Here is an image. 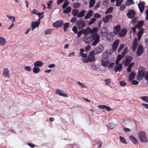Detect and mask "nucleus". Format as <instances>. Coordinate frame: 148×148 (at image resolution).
Masks as SVG:
<instances>
[{
    "mask_svg": "<svg viewBox=\"0 0 148 148\" xmlns=\"http://www.w3.org/2000/svg\"><path fill=\"white\" fill-rule=\"evenodd\" d=\"M94 51H91L89 53L87 59H84L83 62L84 63H88L89 62H93L95 60V58Z\"/></svg>",
    "mask_w": 148,
    "mask_h": 148,
    "instance_id": "1",
    "label": "nucleus"
},
{
    "mask_svg": "<svg viewBox=\"0 0 148 148\" xmlns=\"http://www.w3.org/2000/svg\"><path fill=\"white\" fill-rule=\"evenodd\" d=\"M138 138L141 142L147 143L148 140L146 136L145 132L143 131L140 132L138 133Z\"/></svg>",
    "mask_w": 148,
    "mask_h": 148,
    "instance_id": "2",
    "label": "nucleus"
},
{
    "mask_svg": "<svg viewBox=\"0 0 148 148\" xmlns=\"http://www.w3.org/2000/svg\"><path fill=\"white\" fill-rule=\"evenodd\" d=\"M93 41L92 44V45L93 46H95L99 41L100 37L97 33L93 34Z\"/></svg>",
    "mask_w": 148,
    "mask_h": 148,
    "instance_id": "3",
    "label": "nucleus"
},
{
    "mask_svg": "<svg viewBox=\"0 0 148 148\" xmlns=\"http://www.w3.org/2000/svg\"><path fill=\"white\" fill-rule=\"evenodd\" d=\"M103 49V47L102 45H99L98 46L96 47L92 51H94V55H96L101 52Z\"/></svg>",
    "mask_w": 148,
    "mask_h": 148,
    "instance_id": "4",
    "label": "nucleus"
},
{
    "mask_svg": "<svg viewBox=\"0 0 148 148\" xmlns=\"http://www.w3.org/2000/svg\"><path fill=\"white\" fill-rule=\"evenodd\" d=\"M136 12L133 9L129 10L127 13V16L128 18H133L135 17Z\"/></svg>",
    "mask_w": 148,
    "mask_h": 148,
    "instance_id": "5",
    "label": "nucleus"
},
{
    "mask_svg": "<svg viewBox=\"0 0 148 148\" xmlns=\"http://www.w3.org/2000/svg\"><path fill=\"white\" fill-rule=\"evenodd\" d=\"M145 71V68L142 66H140L139 68L138 75L139 77H143L145 75L144 73Z\"/></svg>",
    "mask_w": 148,
    "mask_h": 148,
    "instance_id": "6",
    "label": "nucleus"
},
{
    "mask_svg": "<svg viewBox=\"0 0 148 148\" xmlns=\"http://www.w3.org/2000/svg\"><path fill=\"white\" fill-rule=\"evenodd\" d=\"M79 29L83 28L85 26V23L83 20L79 19L78 20L76 23Z\"/></svg>",
    "mask_w": 148,
    "mask_h": 148,
    "instance_id": "7",
    "label": "nucleus"
},
{
    "mask_svg": "<svg viewBox=\"0 0 148 148\" xmlns=\"http://www.w3.org/2000/svg\"><path fill=\"white\" fill-rule=\"evenodd\" d=\"M109 62V60L106 58H103L101 60V64L102 66L104 67L108 66Z\"/></svg>",
    "mask_w": 148,
    "mask_h": 148,
    "instance_id": "8",
    "label": "nucleus"
},
{
    "mask_svg": "<svg viewBox=\"0 0 148 148\" xmlns=\"http://www.w3.org/2000/svg\"><path fill=\"white\" fill-rule=\"evenodd\" d=\"M144 48L141 45H140L137 49L136 54L137 56H140L143 53Z\"/></svg>",
    "mask_w": 148,
    "mask_h": 148,
    "instance_id": "9",
    "label": "nucleus"
},
{
    "mask_svg": "<svg viewBox=\"0 0 148 148\" xmlns=\"http://www.w3.org/2000/svg\"><path fill=\"white\" fill-rule=\"evenodd\" d=\"M3 76L5 78H9L10 77V74L9 69L5 68L3 70Z\"/></svg>",
    "mask_w": 148,
    "mask_h": 148,
    "instance_id": "10",
    "label": "nucleus"
},
{
    "mask_svg": "<svg viewBox=\"0 0 148 148\" xmlns=\"http://www.w3.org/2000/svg\"><path fill=\"white\" fill-rule=\"evenodd\" d=\"M137 42V39L135 38L133 41L132 47V49L133 51H135L137 49L138 45Z\"/></svg>",
    "mask_w": 148,
    "mask_h": 148,
    "instance_id": "11",
    "label": "nucleus"
},
{
    "mask_svg": "<svg viewBox=\"0 0 148 148\" xmlns=\"http://www.w3.org/2000/svg\"><path fill=\"white\" fill-rule=\"evenodd\" d=\"M93 34L88 37L85 38L84 39V42L86 44H89L91 42L93 39Z\"/></svg>",
    "mask_w": 148,
    "mask_h": 148,
    "instance_id": "12",
    "label": "nucleus"
},
{
    "mask_svg": "<svg viewBox=\"0 0 148 148\" xmlns=\"http://www.w3.org/2000/svg\"><path fill=\"white\" fill-rule=\"evenodd\" d=\"M113 17L112 15H106L105 17L103 18V20L104 22L105 23H107L109 22V21L110 19L111 20Z\"/></svg>",
    "mask_w": 148,
    "mask_h": 148,
    "instance_id": "13",
    "label": "nucleus"
},
{
    "mask_svg": "<svg viewBox=\"0 0 148 148\" xmlns=\"http://www.w3.org/2000/svg\"><path fill=\"white\" fill-rule=\"evenodd\" d=\"M63 21L62 20H60L57 21L53 23V25L57 28H60L62 25Z\"/></svg>",
    "mask_w": 148,
    "mask_h": 148,
    "instance_id": "14",
    "label": "nucleus"
},
{
    "mask_svg": "<svg viewBox=\"0 0 148 148\" xmlns=\"http://www.w3.org/2000/svg\"><path fill=\"white\" fill-rule=\"evenodd\" d=\"M121 27L119 25L114 26L113 28V32L115 34H117L120 32Z\"/></svg>",
    "mask_w": 148,
    "mask_h": 148,
    "instance_id": "15",
    "label": "nucleus"
},
{
    "mask_svg": "<svg viewBox=\"0 0 148 148\" xmlns=\"http://www.w3.org/2000/svg\"><path fill=\"white\" fill-rule=\"evenodd\" d=\"M132 56H127L125 60V66H128L132 61Z\"/></svg>",
    "mask_w": 148,
    "mask_h": 148,
    "instance_id": "16",
    "label": "nucleus"
},
{
    "mask_svg": "<svg viewBox=\"0 0 148 148\" xmlns=\"http://www.w3.org/2000/svg\"><path fill=\"white\" fill-rule=\"evenodd\" d=\"M140 12L142 13L143 12L145 9V5L143 2H140L138 4Z\"/></svg>",
    "mask_w": 148,
    "mask_h": 148,
    "instance_id": "17",
    "label": "nucleus"
},
{
    "mask_svg": "<svg viewBox=\"0 0 148 148\" xmlns=\"http://www.w3.org/2000/svg\"><path fill=\"white\" fill-rule=\"evenodd\" d=\"M56 93L57 94L59 95L65 97H68L67 95L66 94L64 93L63 91L62 90H57L56 91Z\"/></svg>",
    "mask_w": 148,
    "mask_h": 148,
    "instance_id": "18",
    "label": "nucleus"
},
{
    "mask_svg": "<svg viewBox=\"0 0 148 148\" xmlns=\"http://www.w3.org/2000/svg\"><path fill=\"white\" fill-rule=\"evenodd\" d=\"M129 138L134 144L136 145L138 143V141L137 138L134 136L132 135H130L129 136Z\"/></svg>",
    "mask_w": 148,
    "mask_h": 148,
    "instance_id": "19",
    "label": "nucleus"
},
{
    "mask_svg": "<svg viewBox=\"0 0 148 148\" xmlns=\"http://www.w3.org/2000/svg\"><path fill=\"white\" fill-rule=\"evenodd\" d=\"M123 66L121 64H119L117 66H115L114 69V71L115 72L118 71L120 72L122 71Z\"/></svg>",
    "mask_w": 148,
    "mask_h": 148,
    "instance_id": "20",
    "label": "nucleus"
},
{
    "mask_svg": "<svg viewBox=\"0 0 148 148\" xmlns=\"http://www.w3.org/2000/svg\"><path fill=\"white\" fill-rule=\"evenodd\" d=\"M127 32V30L126 29L124 28L122 29L119 34V36L121 37L124 36Z\"/></svg>",
    "mask_w": 148,
    "mask_h": 148,
    "instance_id": "21",
    "label": "nucleus"
},
{
    "mask_svg": "<svg viewBox=\"0 0 148 148\" xmlns=\"http://www.w3.org/2000/svg\"><path fill=\"white\" fill-rule=\"evenodd\" d=\"M43 65V63L41 61H38L34 62V65L37 67H41Z\"/></svg>",
    "mask_w": 148,
    "mask_h": 148,
    "instance_id": "22",
    "label": "nucleus"
},
{
    "mask_svg": "<svg viewBox=\"0 0 148 148\" xmlns=\"http://www.w3.org/2000/svg\"><path fill=\"white\" fill-rule=\"evenodd\" d=\"M144 22L143 21H140L138 22L137 24L136 25V27H137L138 29H140L144 24Z\"/></svg>",
    "mask_w": 148,
    "mask_h": 148,
    "instance_id": "23",
    "label": "nucleus"
},
{
    "mask_svg": "<svg viewBox=\"0 0 148 148\" xmlns=\"http://www.w3.org/2000/svg\"><path fill=\"white\" fill-rule=\"evenodd\" d=\"M136 73L134 71L132 72L129 74V80L131 81L135 78Z\"/></svg>",
    "mask_w": 148,
    "mask_h": 148,
    "instance_id": "24",
    "label": "nucleus"
},
{
    "mask_svg": "<svg viewBox=\"0 0 148 148\" xmlns=\"http://www.w3.org/2000/svg\"><path fill=\"white\" fill-rule=\"evenodd\" d=\"M93 14V12L92 10H90L88 12L86 15L85 16L84 19H87L91 17Z\"/></svg>",
    "mask_w": 148,
    "mask_h": 148,
    "instance_id": "25",
    "label": "nucleus"
},
{
    "mask_svg": "<svg viewBox=\"0 0 148 148\" xmlns=\"http://www.w3.org/2000/svg\"><path fill=\"white\" fill-rule=\"evenodd\" d=\"M40 23V22L37 21H32L31 24V26H33L35 27H38Z\"/></svg>",
    "mask_w": 148,
    "mask_h": 148,
    "instance_id": "26",
    "label": "nucleus"
},
{
    "mask_svg": "<svg viewBox=\"0 0 148 148\" xmlns=\"http://www.w3.org/2000/svg\"><path fill=\"white\" fill-rule=\"evenodd\" d=\"M6 42V39L3 37L0 36V45L3 46L5 43Z\"/></svg>",
    "mask_w": 148,
    "mask_h": 148,
    "instance_id": "27",
    "label": "nucleus"
},
{
    "mask_svg": "<svg viewBox=\"0 0 148 148\" xmlns=\"http://www.w3.org/2000/svg\"><path fill=\"white\" fill-rule=\"evenodd\" d=\"M41 70L39 67L34 66L33 69V72L35 73H38Z\"/></svg>",
    "mask_w": 148,
    "mask_h": 148,
    "instance_id": "28",
    "label": "nucleus"
},
{
    "mask_svg": "<svg viewBox=\"0 0 148 148\" xmlns=\"http://www.w3.org/2000/svg\"><path fill=\"white\" fill-rule=\"evenodd\" d=\"M85 11L84 10H82L79 12L77 15V16L79 18L82 17L85 15L84 13Z\"/></svg>",
    "mask_w": 148,
    "mask_h": 148,
    "instance_id": "29",
    "label": "nucleus"
},
{
    "mask_svg": "<svg viewBox=\"0 0 148 148\" xmlns=\"http://www.w3.org/2000/svg\"><path fill=\"white\" fill-rule=\"evenodd\" d=\"M107 126L108 127H110L111 128H114L116 126V124L115 123H113V122H111L108 123Z\"/></svg>",
    "mask_w": 148,
    "mask_h": 148,
    "instance_id": "30",
    "label": "nucleus"
},
{
    "mask_svg": "<svg viewBox=\"0 0 148 148\" xmlns=\"http://www.w3.org/2000/svg\"><path fill=\"white\" fill-rule=\"evenodd\" d=\"M134 3V2L132 0H128L125 3V5L129 6L130 5H133Z\"/></svg>",
    "mask_w": 148,
    "mask_h": 148,
    "instance_id": "31",
    "label": "nucleus"
},
{
    "mask_svg": "<svg viewBox=\"0 0 148 148\" xmlns=\"http://www.w3.org/2000/svg\"><path fill=\"white\" fill-rule=\"evenodd\" d=\"M71 10V7L69 6L63 11V13L64 14H68L69 13Z\"/></svg>",
    "mask_w": 148,
    "mask_h": 148,
    "instance_id": "32",
    "label": "nucleus"
},
{
    "mask_svg": "<svg viewBox=\"0 0 148 148\" xmlns=\"http://www.w3.org/2000/svg\"><path fill=\"white\" fill-rule=\"evenodd\" d=\"M134 63L132 62L129 64V66H128V67L127 68V71L128 72H131L132 71V66H134Z\"/></svg>",
    "mask_w": 148,
    "mask_h": 148,
    "instance_id": "33",
    "label": "nucleus"
},
{
    "mask_svg": "<svg viewBox=\"0 0 148 148\" xmlns=\"http://www.w3.org/2000/svg\"><path fill=\"white\" fill-rule=\"evenodd\" d=\"M119 140L121 143H122L124 144H127V141L123 137L121 136H120Z\"/></svg>",
    "mask_w": 148,
    "mask_h": 148,
    "instance_id": "34",
    "label": "nucleus"
},
{
    "mask_svg": "<svg viewBox=\"0 0 148 148\" xmlns=\"http://www.w3.org/2000/svg\"><path fill=\"white\" fill-rule=\"evenodd\" d=\"M90 29V30L89 31V32L90 33L92 34H95L97 32L98 28L97 27H95L93 28L92 29Z\"/></svg>",
    "mask_w": 148,
    "mask_h": 148,
    "instance_id": "35",
    "label": "nucleus"
},
{
    "mask_svg": "<svg viewBox=\"0 0 148 148\" xmlns=\"http://www.w3.org/2000/svg\"><path fill=\"white\" fill-rule=\"evenodd\" d=\"M38 15L39 17V18L38 19V21L40 22V20L42 18H44V12L38 13Z\"/></svg>",
    "mask_w": 148,
    "mask_h": 148,
    "instance_id": "36",
    "label": "nucleus"
},
{
    "mask_svg": "<svg viewBox=\"0 0 148 148\" xmlns=\"http://www.w3.org/2000/svg\"><path fill=\"white\" fill-rule=\"evenodd\" d=\"M107 27H104L101 30V33H108L109 32V31L107 29Z\"/></svg>",
    "mask_w": 148,
    "mask_h": 148,
    "instance_id": "37",
    "label": "nucleus"
},
{
    "mask_svg": "<svg viewBox=\"0 0 148 148\" xmlns=\"http://www.w3.org/2000/svg\"><path fill=\"white\" fill-rule=\"evenodd\" d=\"M91 68L92 70L97 71L98 69V67L97 65L94 63L92 64L91 66Z\"/></svg>",
    "mask_w": 148,
    "mask_h": 148,
    "instance_id": "38",
    "label": "nucleus"
},
{
    "mask_svg": "<svg viewBox=\"0 0 148 148\" xmlns=\"http://www.w3.org/2000/svg\"><path fill=\"white\" fill-rule=\"evenodd\" d=\"M73 5L74 8H79L81 6V5L80 3L77 2L74 3Z\"/></svg>",
    "mask_w": 148,
    "mask_h": 148,
    "instance_id": "39",
    "label": "nucleus"
},
{
    "mask_svg": "<svg viewBox=\"0 0 148 148\" xmlns=\"http://www.w3.org/2000/svg\"><path fill=\"white\" fill-rule=\"evenodd\" d=\"M111 79L110 78H108L104 80L105 83L107 86L109 85L111 83Z\"/></svg>",
    "mask_w": 148,
    "mask_h": 148,
    "instance_id": "40",
    "label": "nucleus"
},
{
    "mask_svg": "<svg viewBox=\"0 0 148 148\" xmlns=\"http://www.w3.org/2000/svg\"><path fill=\"white\" fill-rule=\"evenodd\" d=\"M79 12V10L77 9H74L73 10H72L73 15L75 16H76L77 15Z\"/></svg>",
    "mask_w": 148,
    "mask_h": 148,
    "instance_id": "41",
    "label": "nucleus"
},
{
    "mask_svg": "<svg viewBox=\"0 0 148 148\" xmlns=\"http://www.w3.org/2000/svg\"><path fill=\"white\" fill-rule=\"evenodd\" d=\"M88 28L89 29H90V28L89 27H87L85 29H82L83 34H84V35H86L88 34L89 32L87 30Z\"/></svg>",
    "mask_w": 148,
    "mask_h": 148,
    "instance_id": "42",
    "label": "nucleus"
},
{
    "mask_svg": "<svg viewBox=\"0 0 148 148\" xmlns=\"http://www.w3.org/2000/svg\"><path fill=\"white\" fill-rule=\"evenodd\" d=\"M141 99L145 102L148 103V97L147 96H144L140 97Z\"/></svg>",
    "mask_w": 148,
    "mask_h": 148,
    "instance_id": "43",
    "label": "nucleus"
},
{
    "mask_svg": "<svg viewBox=\"0 0 148 148\" xmlns=\"http://www.w3.org/2000/svg\"><path fill=\"white\" fill-rule=\"evenodd\" d=\"M69 2L68 1H65L64 4H63L62 8L63 9H65L67 6L69 5Z\"/></svg>",
    "mask_w": 148,
    "mask_h": 148,
    "instance_id": "44",
    "label": "nucleus"
},
{
    "mask_svg": "<svg viewBox=\"0 0 148 148\" xmlns=\"http://www.w3.org/2000/svg\"><path fill=\"white\" fill-rule=\"evenodd\" d=\"M6 16L9 19H10L12 22H13L15 21V18L14 16L9 15H7Z\"/></svg>",
    "mask_w": 148,
    "mask_h": 148,
    "instance_id": "45",
    "label": "nucleus"
},
{
    "mask_svg": "<svg viewBox=\"0 0 148 148\" xmlns=\"http://www.w3.org/2000/svg\"><path fill=\"white\" fill-rule=\"evenodd\" d=\"M70 25L69 23H66L64 24V32H66L67 30V28L69 27Z\"/></svg>",
    "mask_w": 148,
    "mask_h": 148,
    "instance_id": "46",
    "label": "nucleus"
},
{
    "mask_svg": "<svg viewBox=\"0 0 148 148\" xmlns=\"http://www.w3.org/2000/svg\"><path fill=\"white\" fill-rule=\"evenodd\" d=\"M95 3V0H90L89 2V7L91 8L94 5Z\"/></svg>",
    "mask_w": 148,
    "mask_h": 148,
    "instance_id": "47",
    "label": "nucleus"
},
{
    "mask_svg": "<svg viewBox=\"0 0 148 148\" xmlns=\"http://www.w3.org/2000/svg\"><path fill=\"white\" fill-rule=\"evenodd\" d=\"M113 10V7H110L108 8L107 11L105 12V14H107L108 13H111L112 11Z\"/></svg>",
    "mask_w": 148,
    "mask_h": 148,
    "instance_id": "48",
    "label": "nucleus"
},
{
    "mask_svg": "<svg viewBox=\"0 0 148 148\" xmlns=\"http://www.w3.org/2000/svg\"><path fill=\"white\" fill-rule=\"evenodd\" d=\"M123 1V0H116V6L117 7L119 6Z\"/></svg>",
    "mask_w": 148,
    "mask_h": 148,
    "instance_id": "49",
    "label": "nucleus"
},
{
    "mask_svg": "<svg viewBox=\"0 0 148 148\" xmlns=\"http://www.w3.org/2000/svg\"><path fill=\"white\" fill-rule=\"evenodd\" d=\"M125 56V53H122L121 54L118 55L117 58L119 59V60H120Z\"/></svg>",
    "mask_w": 148,
    "mask_h": 148,
    "instance_id": "50",
    "label": "nucleus"
},
{
    "mask_svg": "<svg viewBox=\"0 0 148 148\" xmlns=\"http://www.w3.org/2000/svg\"><path fill=\"white\" fill-rule=\"evenodd\" d=\"M52 29H48L46 30L45 32V35H47L48 34H51V32L52 31Z\"/></svg>",
    "mask_w": 148,
    "mask_h": 148,
    "instance_id": "51",
    "label": "nucleus"
},
{
    "mask_svg": "<svg viewBox=\"0 0 148 148\" xmlns=\"http://www.w3.org/2000/svg\"><path fill=\"white\" fill-rule=\"evenodd\" d=\"M72 30L75 34H76L77 33L78 29L77 27L75 26H73L72 28Z\"/></svg>",
    "mask_w": 148,
    "mask_h": 148,
    "instance_id": "52",
    "label": "nucleus"
},
{
    "mask_svg": "<svg viewBox=\"0 0 148 148\" xmlns=\"http://www.w3.org/2000/svg\"><path fill=\"white\" fill-rule=\"evenodd\" d=\"M25 70L28 72H30L31 70V68L29 66H26L24 67Z\"/></svg>",
    "mask_w": 148,
    "mask_h": 148,
    "instance_id": "53",
    "label": "nucleus"
},
{
    "mask_svg": "<svg viewBox=\"0 0 148 148\" xmlns=\"http://www.w3.org/2000/svg\"><path fill=\"white\" fill-rule=\"evenodd\" d=\"M96 21V18H92L91 19L90 21H89L88 24L89 25L93 23Z\"/></svg>",
    "mask_w": 148,
    "mask_h": 148,
    "instance_id": "54",
    "label": "nucleus"
},
{
    "mask_svg": "<svg viewBox=\"0 0 148 148\" xmlns=\"http://www.w3.org/2000/svg\"><path fill=\"white\" fill-rule=\"evenodd\" d=\"M100 2H99L97 3V4L94 7L93 9L94 10H96L100 6Z\"/></svg>",
    "mask_w": 148,
    "mask_h": 148,
    "instance_id": "55",
    "label": "nucleus"
},
{
    "mask_svg": "<svg viewBox=\"0 0 148 148\" xmlns=\"http://www.w3.org/2000/svg\"><path fill=\"white\" fill-rule=\"evenodd\" d=\"M77 83L78 85H79L82 88H85L86 86H85V85L82 83L80 82L77 81Z\"/></svg>",
    "mask_w": 148,
    "mask_h": 148,
    "instance_id": "56",
    "label": "nucleus"
},
{
    "mask_svg": "<svg viewBox=\"0 0 148 148\" xmlns=\"http://www.w3.org/2000/svg\"><path fill=\"white\" fill-rule=\"evenodd\" d=\"M138 82L136 80H132L131 81V84L134 85H136L138 84Z\"/></svg>",
    "mask_w": 148,
    "mask_h": 148,
    "instance_id": "57",
    "label": "nucleus"
},
{
    "mask_svg": "<svg viewBox=\"0 0 148 148\" xmlns=\"http://www.w3.org/2000/svg\"><path fill=\"white\" fill-rule=\"evenodd\" d=\"M124 47V44L121 45L119 48L118 50V52H119L120 51H121L122 49H123Z\"/></svg>",
    "mask_w": 148,
    "mask_h": 148,
    "instance_id": "58",
    "label": "nucleus"
},
{
    "mask_svg": "<svg viewBox=\"0 0 148 148\" xmlns=\"http://www.w3.org/2000/svg\"><path fill=\"white\" fill-rule=\"evenodd\" d=\"M144 29L143 28H141L138 33V34L142 35L143 33Z\"/></svg>",
    "mask_w": 148,
    "mask_h": 148,
    "instance_id": "59",
    "label": "nucleus"
},
{
    "mask_svg": "<svg viewBox=\"0 0 148 148\" xmlns=\"http://www.w3.org/2000/svg\"><path fill=\"white\" fill-rule=\"evenodd\" d=\"M52 1L51 0L47 4V7L49 9H51L52 8L51 6V4L52 3Z\"/></svg>",
    "mask_w": 148,
    "mask_h": 148,
    "instance_id": "60",
    "label": "nucleus"
},
{
    "mask_svg": "<svg viewBox=\"0 0 148 148\" xmlns=\"http://www.w3.org/2000/svg\"><path fill=\"white\" fill-rule=\"evenodd\" d=\"M101 15L100 14L97 13H95L94 15V17L97 18H100L101 17Z\"/></svg>",
    "mask_w": 148,
    "mask_h": 148,
    "instance_id": "61",
    "label": "nucleus"
},
{
    "mask_svg": "<svg viewBox=\"0 0 148 148\" xmlns=\"http://www.w3.org/2000/svg\"><path fill=\"white\" fill-rule=\"evenodd\" d=\"M119 42V40L118 39H116L113 43V44L114 45L118 46Z\"/></svg>",
    "mask_w": 148,
    "mask_h": 148,
    "instance_id": "62",
    "label": "nucleus"
},
{
    "mask_svg": "<svg viewBox=\"0 0 148 148\" xmlns=\"http://www.w3.org/2000/svg\"><path fill=\"white\" fill-rule=\"evenodd\" d=\"M77 37H79L82 34H83L82 30H81L79 31L78 32H77Z\"/></svg>",
    "mask_w": 148,
    "mask_h": 148,
    "instance_id": "63",
    "label": "nucleus"
},
{
    "mask_svg": "<svg viewBox=\"0 0 148 148\" xmlns=\"http://www.w3.org/2000/svg\"><path fill=\"white\" fill-rule=\"evenodd\" d=\"M96 143V145L98 146V148H100L101 147L102 144L101 142L97 141V142Z\"/></svg>",
    "mask_w": 148,
    "mask_h": 148,
    "instance_id": "64",
    "label": "nucleus"
}]
</instances>
